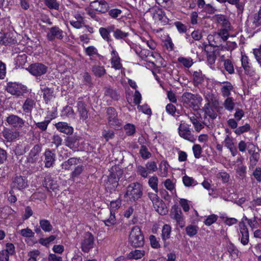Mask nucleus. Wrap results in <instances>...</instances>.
I'll use <instances>...</instances> for the list:
<instances>
[{"mask_svg":"<svg viewBox=\"0 0 261 261\" xmlns=\"http://www.w3.org/2000/svg\"><path fill=\"white\" fill-rule=\"evenodd\" d=\"M180 100L184 106L196 111L199 109L202 98L199 94L186 92L181 95Z\"/></svg>","mask_w":261,"mask_h":261,"instance_id":"obj_1","label":"nucleus"},{"mask_svg":"<svg viewBox=\"0 0 261 261\" xmlns=\"http://www.w3.org/2000/svg\"><path fill=\"white\" fill-rule=\"evenodd\" d=\"M129 243L134 247H141L144 244V237L138 226L132 227L128 238Z\"/></svg>","mask_w":261,"mask_h":261,"instance_id":"obj_2","label":"nucleus"},{"mask_svg":"<svg viewBox=\"0 0 261 261\" xmlns=\"http://www.w3.org/2000/svg\"><path fill=\"white\" fill-rule=\"evenodd\" d=\"M142 195V185L138 182H134L127 187L124 197L128 198L129 201L134 202L141 198Z\"/></svg>","mask_w":261,"mask_h":261,"instance_id":"obj_3","label":"nucleus"},{"mask_svg":"<svg viewBox=\"0 0 261 261\" xmlns=\"http://www.w3.org/2000/svg\"><path fill=\"white\" fill-rule=\"evenodd\" d=\"M106 113L108 124L111 127L117 129L122 125V121L118 119V114L114 108H108Z\"/></svg>","mask_w":261,"mask_h":261,"instance_id":"obj_4","label":"nucleus"},{"mask_svg":"<svg viewBox=\"0 0 261 261\" xmlns=\"http://www.w3.org/2000/svg\"><path fill=\"white\" fill-rule=\"evenodd\" d=\"M121 204V200L119 199L111 202L110 210L107 211V214L110 215L109 218H106L102 220L106 226H111L116 223L114 211L119 208Z\"/></svg>","mask_w":261,"mask_h":261,"instance_id":"obj_5","label":"nucleus"},{"mask_svg":"<svg viewBox=\"0 0 261 261\" xmlns=\"http://www.w3.org/2000/svg\"><path fill=\"white\" fill-rule=\"evenodd\" d=\"M28 70L33 75L40 76L47 72L48 67L42 63H36L31 64L29 66Z\"/></svg>","mask_w":261,"mask_h":261,"instance_id":"obj_6","label":"nucleus"},{"mask_svg":"<svg viewBox=\"0 0 261 261\" xmlns=\"http://www.w3.org/2000/svg\"><path fill=\"white\" fill-rule=\"evenodd\" d=\"M248 145V153L250 154L248 167L249 170H253L260 159V154L258 152L255 151V146L253 144Z\"/></svg>","mask_w":261,"mask_h":261,"instance_id":"obj_7","label":"nucleus"},{"mask_svg":"<svg viewBox=\"0 0 261 261\" xmlns=\"http://www.w3.org/2000/svg\"><path fill=\"white\" fill-rule=\"evenodd\" d=\"M94 241V239L93 234L89 232H86L81 242L82 250L85 253L89 252L93 248Z\"/></svg>","mask_w":261,"mask_h":261,"instance_id":"obj_8","label":"nucleus"},{"mask_svg":"<svg viewBox=\"0 0 261 261\" xmlns=\"http://www.w3.org/2000/svg\"><path fill=\"white\" fill-rule=\"evenodd\" d=\"M178 133L181 138L191 142H194L196 138L186 124H180L178 127Z\"/></svg>","mask_w":261,"mask_h":261,"instance_id":"obj_9","label":"nucleus"},{"mask_svg":"<svg viewBox=\"0 0 261 261\" xmlns=\"http://www.w3.org/2000/svg\"><path fill=\"white\" fill-rule=\"evenodd\" d=\"M6 90L12 95L19 96L23 94L25 88L21 84L10 82L7 84Z\"/></svg>","mask_w":261,"mask_h":261,"instance_id":"obj_10","label":"nucleus"},{"mask_svg":"<svg viewBox=\"0 0 261 261\" xmlns=\"http://www.w3.org/2000/svg\"><path fill=\"white\" fill-rule=\"evenodd\" d=\"M28 186V180L25 177L16 175L12 178L11 187L12 189L21 190Z\"/></svg>","mask_w":261,"mask_h":261,"instance_id":"obj_11","label":"nucleus"},{"mask_svg":"<svg viewBox=\"0 0 261 261\" xmlns=\"http://www.w3.org/2000/svg\"><path fill=\"white\" fill-rule=\"evenodd\" d=\"M6 121L9 125L14 128H21L25 123V121L23 119L14 114L9 115L6 118Z\"/></svg>","mask_w":261,"mask_h":261,"instance_id":"obj_12","label":"nucleus"},{"mask_svg":"<svg viewBox=\"0 0 261 261\" xmlns=\"http://www.w3.org/2000/svg\"><path fill=\"white\" fill-rule=\"evenodd\" d=\"M90 7L99 13H105L109 9V4L104 0H97L90 3Z\"/></svg>","mask_w":261,"mask_h":261,"instance_id":"obj_13","label":"nucleus"},{"mask_svg":"<svg viewBox=\"0 0 261 261\" xmlns=\"http://www.w3.org/2000/svg\"><path fill=\"white\" fill-rule=\"evenodd\" d=\"M2 135L7 142H12L19 137L20 132L17 130L5 128L2 132Z\"/></svg>","mask_w":261,"mask_h":261,"instance_id":"obj_14","label":"nucleus"},{"mask_svg":"<svg viewBox=\"0 0 261 261\" xmlns=\"http://www.w3.org/2000/svg\"><path fill=\"white\" fill-rule=\"evenodd\" d=\"M46 36L49 41H53L55 39L61 40L64 37L63 32L59 27L55 26L49 29Z\"/></svg>","mask_w":261,"mask_h":261,"instance_id":"obj_15","label":"nucleus"},{"mask_svg":"<svg viewBox=\"0 0 261 261\" xmlns=\"http://www.w3.org/2000/svg\"><path fill=\"white\" fill-rule=\"evenodd\" d=\"M144 11L148 12V11H151L152 14V17L153 19L155 21H160L161 22H163L165 21V19L166 18L164 12L162 10V9L156 8V7H152L150 6L147 7L146 9H144Z\"/></svg>","mask_w":261,"mask_h":261,"instance_id":"obj_16","label":"nucleus"},{"mask_svg":"<svg viewBox=\"0 0 261 261\" xmlns=\"http://www.w3.org/2000/svg\"><path fill=\"white\" fill-rule=\"evenodd\" d=\"M69 23L74 28L80 29L85 26V20L81 14L77 13L74 15L73 18L69 20Z\"/></svg>","mask_w":261,"mask_h":261,"instance_id":"obj_17","label":"nucleus"},{"mask_svg":"<svg viewBox=\"0 0 261 261\" xmlns=\"http://www.w3.org/2000/svg\"><path fill=\"white\" fill-rule=\"evenodd\" d=\"M44 155L45 157V167L46 168H50L53 166L56 160V154L55 153V150L47 149L45 150Z\"/></svg>","mask_w":261,"mask_h":261,"instance_id":"obj_18","label":"nucleus"},{"mask_svg":"<svg viewBox=\"0 0 261 261\" xmlns=\"http://www.w3.org/2000/svg\"><path fill=\"white\" fill-rule=\"evenodd\" d=\"M171 217L175 220L177 224L180 227L183 228L185 225V222L182 216V212L180 208L178 207H174L172 210Z\"/></svg>","mask_w":261,"mask_h":261,"instance_id":"obj_19","label":"nucleus"},{"mask_svg":"<svg viewBox=\"0 0 261 261\" xmlns=\"http://www.w3.org/2000/svg\"><path fill=\"white\" fill-rule=\"evenodd\" d=\"M239 229L241 234L240 236L241 242L243 245H246L249 242V231L243 221L239 223Z\"/></svg>","mask_w":261,"mask_h":261,"instance_id":"obj_20","label":"nucleus"},{"mask_svg":"<svg viewBox=\"0 0 261 261\" xmlns=\"http://www.w3.org/2000/svg\"><path fill=\"white\" fill-rule=\"evenodd\" d=\"M205 99L207 103L206 106H211L215 108L219 105V98L217 94L212 92H207L205 95Z\"/></svg>","mask_w":261,"mask_h":261,"instance_id":"obj_21","label":"nucleus"},{"mask_svg":"<svg viewBox=\"0 0 261 261\" xmlns=\"http://www.w3.org/2000/svg\"><path fill=\"white\" fill-rule=\"evenodd\" d=\"M57 129L61 133L70 135L73 133V128L65 122H59L55 124Z\"/></svg>","mask_w":261,"mask_h":261,"instance_id":"obj_22","label":"nucleus"},{"mask_svg":"<svg viewBox=\"0 0 261 261\" xmlns=\"http://www.w3.org/2000/svg\"><path fill=\"white\" fill-rule=\"evenodd\" d=\"M79 137L77 136H68L65 139V145L72 150H75L79 146Z\"/></svg>","mask_w":261,"mask_h":261,"instance_id":"obj_23","label":"nucleus"},{"mask_svg":"<svg viewBox=\"0 0 261 261\" xmlns=\"http://www.w3.org/2000/svg\"><path fill=\"white\" fill-rule=\"evenodd\" d=\"M41 146L39 144L35 145L31 150L28 157L29 163H34L38 160V156L41 151Z\"/></svg>","mask_w":261,"mask_h":261,"instance_id":"obj_24","label":"nucleus"},{"mask_svg":"<svg viewBox=\"0 0 261 261\" xmlns=\"http://www.w3.org/2000/svg\"><path fill=\"white\" fill-rule=\"evenodd\" d=\"M220 91L223 97H229L231 92L233 90V87L229 82H224L221 83Z\"/></svg>","mask_w":261,"mask_h":261,"instance_id":"obj_25","label":"nucleus"},{"mask_svg":"<svg viewBox=\"0 0 261 261\" xmlns=\"http://www.w3.org/2000/svg\"><path fill=\"white\" fill-rule=\"evenodd\" d=\"M42 87V85H40ZM42 92L43 93V97L46 103L55 97L54 94V88L48 87L41 88Z\"/></svg>","mask_w":261,"mask_h":261,"instance_id":"obj_26","label":"nucleus"},{"mask_svg":"<svg viewBox=\"0 0 261 261\" xmlns=\"http://www.w3.org/2000/svg\"><path fill=\"white\" fill-rule=\"evenodd\" d=\"M77 111L80 118L83 120H86L88 117V112L86 108V105L83 101L79 100L77 103Z\"/></svg>","mask_w":261,"mask_h":261,"instance_id":"obj_27","label":"nucleus"},{"mask_svg":"<svg viewBox=\"0 0 261 261\" xmlns=\"http://www.w3.org/2000/svg\"><path fill=\"white\" fill-rule=\"evenodd\" d=\"M111 60L112 67L116 70L120 69L122 68V65L120 63L121 59L117 52L114 49H113L111 51Z\"/></svg>","mask_w":261,"mask_h":261,"instance_id":"obj_28","label":"nucleus"},{"mask_svg":"<svg viewBox=\"0 0 261 261\" xmlns=\"http://www.w3.org/2000/svg\"><path fill=\"white\" fill-rule=\"evenodd\" d=\"M16 41L13 37L11 33L3 34L0 33V44L7 45L14 43Z\"/></svg>","mask_w":261,"mask_h":261,"instance_id":"obj_29","label":"nucleus"},{"mask_svg":"<svg viewBox=\"0 0 261 261\" xmlns=\"http://www.w3.org/2000/svg\"><path fill=\"white\" fill-rule=\"evenodd\" d=\"M145 254L144 250L135 249L126 254V258L137 260L142 258Z\"/></svg>","mask_w":261,"mask_h":261,"instance_id":"obj_30","label":"nucleus"},{"mask_svg":"<svg viewBox=\"0 0 261 261\" xmlns=\"http://www.w3.org/2000/svg\"><path fill=\"white\" fill-rule=\"evenodd\" d=\"M36 105V102L32 98H27L23 103L22 109L25 113L31 114L32 111Z\"/></svg>","mask_w":261,"mask_h":261,"instance_id":"obj_31","label":"nucleus"},{"mask_svg":"<svg viewBox=\"0 0 261 261\" xmlns=\"http://www.w3.org/2000/svg\"><path fill=\"white\" fill-rule=\"evenodd\" d=\"M193 77L194 85L195 86H198L204 82V75L200 70L196 71L193 73Z\"/></svg>","mask_w":261,"mask_h":261,"instance_id":"obj_32","label":"nucleus"},{"mask_svg":"<svg viewBox=\"0 0 261 261\" xmlns=\"http://www.w3.org/2000/svg\"><path fill=\"white\" fill-rule=\"evenodd\" d=\"M80 160V159L79 158H71L62 164V168L69 170L72 165H75L79 164Z\"/></svg>","mask_w":261,"mask_h":261,"instance_id":"obj_33","label":"nucleus"},{"mask_svg":"<svg viewBox=\"0 0 261 261\" xmlns=\"http://www.w3.org/2000/svg\"><path fill=\"white\" fill-rule=\"evenodd\" d=\"M156 204H153L155 210L161 215H166L168 211L165 204L162 202V201L160 200L158 201V202H156Z\"/></svg>","mask_w":261,"mask_h":261,"instance_id":"obj_34","label":"nucleus"},{"mask_svg":"<svg viewBox=\"0 0 261 261\" xmlns=\"http://www.w3.org/2000/svg\"><path fill=\"white\" fill-rule=\"evenodd\" d=\"M177 61L187 68L191 67L194 63L193 59L190 57H179L177 58Z\"/></svg>","mask_w":261,"mask_h":261,"instance_id":"obj_35","label":"nucleus"},{"mask_svg":"<svg viewBox=\"0 0 261 261\" xmlns=\"http://www.w3.org/2000/svg\"><path fill=\"white\" fill-rule=\"evenodd\" d=\"M119 177L118 175L114 173H111L108 176L107 184H110L112 185L111 189H115L118 185Z\"/></svg>","mask_w":261,"mask_h":261,"instance_id":"obj_36","label":"nucleus"},{"mask_svg":"<svg viewBox=\"0 0 261 261\" xmlns=\"http://www.w3.org/2000/svg\"><path fill=\"white\" fill-rule=\"evenodd\" d=\"M40 226L45 232H50L53 230V226L50 222L46 219H41L39 221Z\"/></svg>","mask_w":261,"mask_h":261,"instance_id":"obj_37","label":"nucleus"},{"mask_svg":"<svg viewBox=\"0 0 261 261\" xmlns=\"http://www.w3.org/2000/svg\"><path fill=\"white\" fill-rule=\"evenodd\" d=\"M105 95L109 96L114 100H117L120 97L119 94L114 90L107 87L105 88Z\"/></svg>","mask_w":261,"mask_h":261,"instance_id":"obj_38","label":"nucleus"},{"mask_svg":"<svg viewBox=\"0 0 261 261\" xmlns=\"http://www.w3.org/2000/svg\"><path fill=\"white\" fill-rule=\"evenodd\" d=\"M224 107L228 111H232L234 107V99L231 97H226L223 102Z\"/></svg>","mask_w":261,"mask_h":261,"instance_id":"obj_39","label":"nucleus"},{"mask_svg":"<svg viewBox=\"0 0 261 261\" xmlns=\"http://www.w3.org/2000/svg\"><path fill=\"white\" fill-rule=\"evenodd\" d=\"M171 227L169 225L165 224L163 226L162 231V238L165 241L170 237Z\"/></svg>","mask_w":261,"mask_h":261,"instance_id":"obj_40","label":"nucleus"},{"mask_svg":"<svg viewBox=\"0 0 261 261\" xmlns=\"http://www.w3.org/2000/svg\"><path fill=\"white\" fill-rule=\"evenodd\" d=\"M169 165L167 161H163L160 165L159 172L160 175L162 177H166L168 174Z\"/></svg>","mask_w":261,"mask_h":261,"instance_id":"obj_41","label":"nucleus"},{"mask_svg":"<svg viewBox=\"0 0 261 261\" xmlns=\"http://www.w3.org/2000/svg\"><path fill=\"white\" fill-rule=\"evenodd\" d=\"M217 22L223 27V29H232L229 21L224 16L221 15L218 16L217 17Z\"/></svg>","mask_w":261,"mask_h":261,"instance_id":"obj_42","label":"nucleus"},{"mask_svg":"<svg viewBox=\"0 0 261 261\" xmlns=\"http://www.w3.org/2000/svg\"><path fill=\"white\" fill-rule=\"evenodd\" d=\"M231 30H232V29H220L218 32L216 33V35L217 37V39L221 38L223 41H226L229 36L228 32Z\"/></svg>","mask_w":261,"mask_h":261,"instance_id":"obj_43","label":"nucleus"},{"mask_svg":"<svg viewBox=\"0 0 261 261\" xmlns=\"http://www.w3.org/2000/svg\"><path fill=\"white\" fill-rule=\"evenodd\" d=\"M92 70L94 74L98 77L103 76L106 72L104 67L99 65L93 66L92 67Z\"/></svg>","mask_w":261,"mask_h":261,"instance_id":"obj_44","label":"nucleus"},{"mask_svg":"<svg viewBox=\"0 0 261 261\" xmlns=\"http://www.w3.org/2000/svg\"><path fill=\"white\" fill-rule=\"evenodd\" d=\"M226 248L227 251L232 257L234 258L238 256V250L231 242H229L227 243Z\"/></svg>","mask_w":261,"mask_h":261,"instance_id":"obj_45","label":"nucleus"},{"mask_svg":"<svg viewBox=\"0 0 261 261\" xmlns=\"http://www.w3.org/2000/svg\"><path fill=\"white\" fill-rule=\"evenodd\" d=\"M27 56L22 53L18 55L15 59V64L19 67L22 66L27 62Z\"/></svg>","mask_w":261,"mask_h":261,"instance_id":"obj_46","label":"nucleus"},{"mask_svg":"<svg viewBox=\"0 0 261 261\" xmlns=\"http://www.w3.org/2000/svg\"><path fill=\"white\" fill-rule=\"evenodd\" d=\"M148 184L149 186L156 193H158L159 191L158 185V179L156 176L151 177L148 180Z\"/></svg>","mask_w":261,"mask_h":261,"instance_id":"obj_47","label":"nucleus"},{"mask_svg":"<svg viewBox=\"0 0 261 261\" xmlns=\"http://www.w3.org/2000/svg\"><path fill=\"white\" fill-rule=\"evenodd\" d=\"M206 57L208 64L211 68H214L213 65H214L216 60V55L214 51L207 52Z\"/></svg>","mask_w":261,"mask_h":261,"instance_id":"obj_48","label":"nucleus"},{"mask_svg":"<svg viewBox=\"0 0 261 261\" xmlns=\"http://www.w3.org/2000/svg\"><path fill=\"white\" fill-rule=\"evenodd\" d=\"M113 35L116 39H122L127 37L128 36V33L117 29L114 31Z\"/></svg>","mask_w":261,"mask_h":261,"instance_id":"obj_49","label":"nucleus"},{"mask_svg":"<svg viewBox=\"0 0 261 261\" xmlns=\"http://www.w3.org/2000/svg\"><path fill=\"white\" fill-rule=\"evenodd\" d=\"M211 106L204 105L203 107V110L207 116H208L210 118L213 119H215L217 116V113L210 107Z\"/></svg>","mask_w":261,"mask_h":261,"instance_id":"obj_50","label":"nucleus"},{"mask_svg":"<svg viewBox=\"0 0 261 261\" xmlns=\"http://www.w3.org/2000/svg\"><path fill=\"white\" fill-rule=\"evenodd\" d=\"M136 172L138 175H140L143 178H146L149 174L145 167L142 165H138L136 167Z\"/></svg>","mask_w":261,"mask_h":261,"instance_id":"obj_51","label":"nucleus"},{"mask_svg":"<svg viewBox=\"0 0 261 261\" xmlns=\"http://www.w3.org/2000/svg\"><path fill=\"white\" fill-rule=\"evenodd\" d=\"M142 159L146 160L151 156V153L148 151L145 145H142L139 151Z\"/></svg>","mask_w":261,"mask_h":261,"instance_id":"obj_52","label":"nucleus"},{"mask_svg":"<svg viewBox=\"0 0 261 261\" xmlns=\"http://www.w3.org/2000/svg\"><path fill=\"white\" fill-rule=\"evenodd\" d=\"M124 128L126 134L128 136H133L136 133V127L133 124H126L124 125Z\"/></svg>","mask_w":261,"mask_h":261,"instance_id":"obj_53","label":"nucleus"},{"mask_svg":"<svg viewBox=\"0 0 261 261\" xmlns=\"http://www.w3.org/2000/svg\"><path fill=\"white\" fill-rule=\"evenodd\" d=\"M182 181L184 185L186 187L195 186L197 184V182L194 180V179L187 175H185L183 176Z\"/></svg>","mask_w":261,"mask_h":261,"instance_id":"obj_54","label":"nucleus"},{"mask_svg":"<svg viewBox=\"0 0 261 261\" xmlns=\"http://www.w3.org/2000/svg\"><path fill=\"white\" fill-rule=\"evenodd\" d=\"M99 31L100 35L103 39L108 41L110 40V33L111 31V30H109L105 28H100Z\"/></svg>","mask_w":261,"mask_h":261,"instance_id":"obj_55","label":"nucleus"},{"mask_svg":"<svg viewBox=\"0 0 261 261\" xmlns=\"http://www.w3.org/2000/svg\"><path fill=\"white\" fill-rule=\"evenodd\" d=\"M43 185L47 190H49L50 189L54 190L55 188V187L54 186L55 184L53 183V181L50 179V177L49 176H46L44 178Z\"/></svg>","mask_w":261,"mask_h":261,"instance_id":"obj_56","label":"nucleus"},{"mask_svg":"<svg viewBox=\"0 0 261 261\" xmlns=\"http://www.w3.org/2000/svg\"><path fill=\"white\" fill-rule=\"evenodd\" d=\"M186 233L189 237L195 236L198 231V227L196 226L190 225L186 228Z\"/></svg>","mask_w":261,"mask_h":261,"instance_id":"obj_57","label":"nucleus"},{"mask_svg":"<svg viewBox=\"0 0 261 261\" xmlns=\"http://www.w3.org/2000/svg\"><path fill=\"white\" fill-rule=\"evenodd\" d=\"M56 238L55 236H50L46 238H41L39 240V243L44 246L48 247L50 243L54 241Z\"/></svg>","mask_w":261,"mask_h":261,"instance_id":"obj_58","label":"nucleus"},{"mask_svg":"<svg viewBox=\"0 0 261 261\" xmlns=\"http://www.w3.org/2000/svg\"><path fill=\"white\" fill-rule=\"evenodd\" d=\"M145 167L149 174L155 172L158 169L156 164L154 161L148 162L145 164Z\"/></svg>","mask_w":261,"mask_h":261,"instance_id":"obj_59","label":"nucleus"},{"mask_svg":"<svg viewBox=\"0 0 261 261\" xmlns=\"http://www.w3.org/2000/svg\"><path fill=\"white\" fill-rule=\"evenodd\" d=\"M62 114L68 117H73L74 116V111L72 107L67 106L65 107L62 111Z\"/></svg>","mask_w":261,"mask_h":261,"instance_id":"obj_60","label":"nucleus"},{"mask_svg":"<svg viewBox=\"0 0 261 261\" xmlns=\"http://www.w3.org/2000/svg\"><path fill=\"white\" fill-rule=\"evenodd\" d=\"M44 3L45 5L50 9L58 10L59 8V4L56 0H44Z\"/></svg>","mask_w":261,"mask_h":261,"instance_id":"obj_61","label":"nucleus"},{"mask_svg":"<svg viewBox=\"0 0 261 261\" xmlns=\"http://www.w3.org/2000/svg\"><path fill=\"white\" fill-rule=\"evenodd\" d=\"M224 65L225 70L229 73L232 74L234 72V68L232 62L230 60H225Z\"/></svg>","mask_w":261,"mask_h":261,"instance_id":"obj_62","label":"nucleus"},{"mask_svg":"<svg viewBox=\"0 0 261 261\" xmlns=\"http://www.w3.org/2000/svg\"><path fill=\"white\" fill-rule=\"evenodd\" d=\"M253 23L256 27L261 25V7L260 8L258 13L254 14Z\"/></svg>","mask_w":261,"mask_h":261,"instance_id":"obj_63","label":"nucleus"},{"mask_svg":"<svg viewBox=\"0 0 261 261\" xmlns=\"http://www.w3.org/2000/svg\"><path fill=\"white\" fill-rule=\"evenodd\" d=\"M252 175L254 176L255 179L259 182H261V167H255L252 170Z\"/></svg>","mask_w":261,"mask_h":261,"instance_id":"obj_64","label":"nucleus"}]
</instances>
